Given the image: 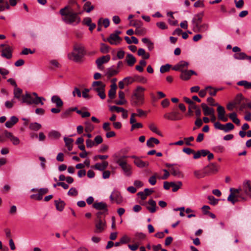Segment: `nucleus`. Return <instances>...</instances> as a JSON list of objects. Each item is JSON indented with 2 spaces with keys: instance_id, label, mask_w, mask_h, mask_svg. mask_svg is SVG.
Segmentation results:
<instances>
[{
  "instance_id": "nucleus-1",
  "label": "nucleus",
  "mask_w": 251,
  "mask_h": 251,
  "mask_svg": "<svg viewBox=\"0 0 251 251\" xmlns=\"http://www.w3.org/2000/svg\"><path fill=\"white\" fill-rule=\"evenodd\" d=\"M60 14L63 16L62 21L68 24H77L80 21L78 13L75 12L68 6L60 10Z\"/></svg>"
},
{
  "instance_id": "nucleus-2",
  "label": "nucleus",
  "mask_w": 251,
  "mask_h": 251,
  "mask_svg": "<svg viewBox=\"0 0 251 251\" xmlns=\"http://www.w3.org/2000/svg\"><path fill=\"white\" fill-rule=\"evenodd\" d=\"M85 53L83 45L80 43H75L73 47V51L68 54L70 60L75 62H79Z\"/></svg>"
},
{
  "instance_id": "nucleus-3",
  "label": "nucleus",
  "mask_w": 251,
  "mask_h": 251,
  "mask_svg": "<svg viewBox=\"0 0 251 251\" xmlns=\"http://www.w3.org/2000/svg\"><path fill=\"white\" fill-rule=\"evenodd\" d=\"M45 100V99L43 97H38L36 93H32L30 94L26 92V94L22 96V102L25 103L27 104H34L38 105L41 104L43 105L44 102L42 100Z\"/></svg>"
},
{
  "instance_id": "nucleus-4",
  "label": "nucleus",
  "mask_w": 251,
  "mask_h": 251,
  "mask_svg": "<svg viewBox=\"0 0 251 251\" xmlns=\"http://www.w3.org/2000/svg\"><path fill=\"white\" fill-rule=\"evenodd\" d=\"M145 89L140 86L136 87L131 97V103L133 106L140 105L143 103L144 100V92Z\"/></svg>"
},
{
  "instance_id": "nucleus-5",
  "label": "nucleus",
  "mask_w": 251,
  "mask_h": 251,
  "mask_svg": "<svg viewBox=\"0 0 251 251\" xmlns=\"http://www.w3.org/2000/svg\"><path fill=\"white\" fill-rule=\"evenodd\" d=\"M230 192V194L227 198V201L231 202L233 204L240 201L246 200L244 195L241 193L242 189L241 188L238 189L231 188Z\"/></svg>"
},
{
  "instance_id": "nucleus-6",
  "label": "nucleus",
  "mask_w": 251,
  "mask_h": 251,
  "mask_svg": "<svg viewBox=\"0 0 251 251\" xmlns=\"http://www.w3.org/2000/svg\"><path fill=\"white\" fill-rule=\"evenodd\" d=\"M127 156H116L115 162L122 169L124 174L127 176H130L132 173L131 167L127 163L126 158Z\"/></svg>"
},
{
  "instance_id": "nucleus-7",
  "label": "nucleus",
  "mask_w": 251,
  "mask_h": 251,
  "mask_svg": "<svg viewBox=\"0 0 251 251\" xmlns=\"http://www.w3.org/2000/svg\"><path fill=\"white\" fill-rule=\"evenodd\" d=\"M93 90L98 93L100 99L103 100L106 96L104 93L105 85L100 81H94L92 83Z\"/></svg>"
},
{
  "instance_id": "nucleus-8",
  "label": "nucleus",
  "mask_w": 251,
  "mask_h": 251,
  "mask_svg": "<svg viewBox=\"0 0 251 251\" xmlns=\"http://www.w3.org/2000/svg\"><path fill=\"white\" fill-rule=\"evenodd\" d=\"M214 127L216 129L223 130L226 133L228 132L234 128V126L231 123H228L225 125H223L219 122L215 123Z\"/></svg>"
},
{
  "instance_id": "nucleus-9",
  "label": "nucleus",
  "mask_w": 251,
  "mask_h": 251,
  "mask_svg": "<svg viewBox=\"0 0 251 251\" xmlns=\"http://www.w3.org/2000/svg\"><path fill=\"white\" fill-rule=\"evenodd\" d=\"M106 226V221L105 219H96L95 220V232L98 233L103 232Z\"/></svg>"
},
{
  "instance_id": "nucleus-10",
  "label": "nucleus",
  "mask_w": 251,
  "mask_h": 251,
  "mask_svg": "<svg viewBox=\"0 0 251 251\" xmlns=\"http://www.w3.org/2000/svg\"><path fill=\"white\" fill-rule=\"evenodd\" d=\"M110 200L112 202H115L118 204L123 201V198L121 193L117 190H114L110 196Z\"/></svg>"
},
{
  "instance_id": "nucleus-11",
  "label": "nucleus",
  "mask_w": 251,
  "mask_h": 251,
  "mask_svg": "<svg viewBox=\"0 0 251 251\" xmlns=\"http://www.w3.org/2000/svg\"><path fill=\"white\" fill-rule=\"evenodd\" d=\"M203 169L206 176H209L217 173L219 170V167L216 163H212L205 166Z\"/></svg>"
},
{
  "instance_id": "nucleus-12",
  "label": "nucleus",
  "mask_w": 251,
  "mask_h": 251,
  "mask_svg": "<svg viewBox=\"0 0 251 251\" xmlns=\"http://www.w3.org/2000/svg\"><path fill=\"white\" fill-rule=\"evenodd\" d=\"M217 107L218 117L220 120L223 122H226L228 120L227 115H225L226 111L224 107L218 105Z\"/></svg>"
},
{
  "instance_id": "nucleus-13",
  "label": "nucleus",
  "mask_w": 251,
  "mask_h": 251,
  "mask_svg": "<svg viewBox=\"0 0 251 251\" xmlns=\"http://www.w3.org/2000/svg\"><path fill=\"white\" fill-rule=\"evenodd\" d=\"M242 192L251 198V182L250 180L245 181L242 185Z\"/></svg>"
},
{
  "instance_id": "nucleus-14",
  "label": "nucleus",
  "mask_w": 251,
  "mask_h": 251,
  "mask_svg": "<svg viewBox=\"0 0 251 251\" xmlns=\"http://www.w3.org/2000/svg\"><path fill=\"white\" fill-rule=\"evenodd\" d=\"M189 63L185 61H181L174 66L173 70L175 71L182 72L188 67Z\"/></svg>"
},
{
  "instance_id": "nucleus-15",
  "label": "nucleus",
  "mask_w": 251,
  "mask_h": 251,
  "mask_svg": "<svg viewBox=\"0 0 251 251\" xmlns=\"http://www.w3.org/2000/svg\"><path fill=\"white\" fill-rule=\"evenodd\" d=\"M203 16V12L199 13L194 16L193 19L192 20L193 30L195 29L196 27H198V26L201 24Z\"/></svg>"
},
{
  "instance_id": "nucleus-16",
  "label": "nucleus",
  "mask_w": 251,
  "mask_h": 251,
  "mask_svg": "<svg viewBox=\"0 0 251 251\" xmlns=\"http://www.w3.org/2000/svg\"><path fill=\"white\" fill-rule=\"evenodd\" d=\"M122 38L118 36L117 34H111L109 37L107 39V41L111 44L113 45H117L119 44L121 41Z\"/></svg>"
},
{
  "instance_id": "nucleus-17",
  "label": "nucleus",
  "mask_w": 251,
  "mask_h": 251,
  "mask_svg": "<svg viewBox=\"0 0 251 251\" xmlns=\"http://www.w3.org/2000/svg\"><path fill=\"white\" fill-rule=\"evenodd\" d=\"M4 134L6 138H9L10 140L14 145H18L20 144V142L19 139L18 137L14 136L12 133L5 130L4 131Z\"/></svg>"
},
{
  "instance_id": "nucleus-18",
  "label": "nucleus",
  "mask_w": 251,
  "mask_h": 251,
  "mask_svg": "<svg viewBox=\"0 0 251 251\" xmlns=\"http://www.w3.org/2000/svg\"><path fill=\"white\" fill-rule=\"evenodd\" d=\"M193 75H196V73L195 71L193 70H185L181 72L180 77L182 80H187L190 78L191 76Z\"/></svg>"
},
{
  "instance_id": "nucleus-19",
  "label": "nucleus",
  "mask_w": 251,
  "mask_h": 251,
  "mask_svg": "<svg viewBox=\"0 0 251 251\" xmlns=\"http://www.w3.org/2000/svg\"><path fill=\"white\" fill-rule=\"evenodd\" d=\"M1 56L7 59H10L12 57V49L9 46H6L1 50Z\"/></svg>"
},
{
  "instance_id": "nucleus-20",
  "label": "nucleus",
  "mask_w": 251,
  "mask_h": 251,
  "mask_svg": "<svg viewBox=\"0 0 251 251\" xmlns=\"http://www.w3.org/2000/svg\"><path fill=\"white\" fill-rule=\"evenodd\" d=\"M110 59V57L109 55L106 56H103L101 57L98 58L96 63L98 67L100 69V66L104 63L108 62Z\"/></svg>"
},
{
  "instance_id": "nucleus-21",
  "label": "nucleus",
  "mask_w": 251,
  "mask_h": 251,
  "mask_svg": "<svg viewBox=\"0 0 251 251\" xmlns=\"http://www.w3.org/2000/svg\"><path fill=\"white\" fill-rule=\"evenodd\" d=\"M93 206L97 210H103L105 212H107V205L104 202H95Z\"/></svg>"
},
{
  "instance_id": "nucleus-22",
  "label": "nucleus",
  "mask_w": 251,
  "mask_h": 251,
  "mask_svg": "<svg viewBox=\"0 0 251 251\" xmlns=\"http://www.w3.org/2000/svg\"><path fill=\"white\" fill-rule=\"evenodd\" d=\"M131 157L134 159V164L139 168L147 167L149 165V163L148 162H144L135 156H132Z\"/></svg>"
},
{
  "instance_id": "nucleus-23",
  "label": "nucleus",
  "mask_w": 251,
  "mask_h": 251,
  "mask_svg": "<svg viewBox=\"0 0 251 251\" xmlns=\"http://www.w3.org/2000/svg\"><path fill=\"white\" fill-rule=\"evenodd\" d=\"M201 107L202 108L203 114L205 116L210 115L214 113V109L212 108L209 107L204 103H201Z\"/></svg>"
},
{
  "instance_id": "nucleus-24",
  "label": "nucleus",
  "mask_w": 251,
  "mask_h": 251,
  "mask_svg": "<svg viewBox=\"0 0 251 251\" xmlns=\"http://www.w3.org/2000/svg\"><path fill=\"white\" fill-rule=\"evenodd\" d=\"M51 101L52 103L56 104L57 107H61L63 105V102L62 100L56 95L53 96L51 97Z\"/></svg>"
},
{
  "instance_id": "nucleus-25",
  "label": "nucleus",
  "mask_w": 251,
  "mask_h": 251,
  "mask_svg": "<svg viewBox=\"0 0 251 251\" xmlns=\"http://www.w3.org/2000/svg\"><path fill=\"white\" fill-rule=\"evenodd\" d=\"M177 113L176 112H172L170 113H166L164 114V118L172 121L178 120L179 119L177 117Z\"/></svg>"
},
{
  "instance_id": "nucleus-26",
  "label": "nucleus",
  "mask_w": 251,
  "mask_h": 251,
  "mask_svg": "<svg viewBox=\"0 0 251 251\" xmlns=\"http://www.w3.org/2000/svg\"><path fill=\"white\" fill-rule=\"evenodd\" d=\"M149 206H147V209L151 213H154L156 211V203L155 201L151 199L148 202Z\"/></svg>"
},
{
  "instance_id": "nucleus-27",
  "label": "nucleus",
  "mask_w": 251,
  "mask_h": 251,
  "mask_svg": "<svg viewBox=\"0 0 251 251\" xmlns=\"http://www.w3.org/2000/svg\"><path fill=\"white\" fill-rule=\"evenodd\" d=\"M209 25L207 24H203L202 25H199L198 27H196L193 29L195 32H204L207 31L208 29Z\"/></svg>"
},
{
  "instance_id": "nucleus-28",
  "label": "nucleus",
  "mask_w": 251,
  "mask_h": 251,
  "mask_svg": "<svg viewBox=\"0 0 251 251\" xmlns=\"http://www.w3.org/2000/svg\"><path fill=\"white\" fill-rule=\"evenodd\" d=\"M108 163L107 161H103L102 163H96L94 167L93 168L95 169L100 170V171H103L108 166Z\"/></svg>"
},
{
  "instance_id": "nucleus-29",
  "label": "nucleus",
  "mask_w": 251,
  "mask_h": 251,
  "mask_svg": "<svg viewBox=\"0 0 251 251\" xmlns=\"http://www.w3.org/2000/svg\"><path fill=\"white\" fill-rule=\"evenodd\" d=\"M18 122V118L15 116H12L9 121H7L5 124V126L8 128L12 127L15 124Z\"/></svg>"
},
{
  "instance_id": "nucleus-30",
  "label": "nucleus",
  "mask_w": 251,
  "mask_h": 251,
  "mask_svg": "<svg viewBox=\"0 0 251 251\" xmlns=\"http://www.w3.org/2000/svg\"><path fill=\"white\" fill-rule=\"evenodd\" d=\"M64 141L65 143L66 147L68 148L69 151H71L73 149L74 140L69 137H64Z\"/></svg>"
},
{
  "instance_id": "nucleus-31",
  "label": "nucleus",
  "mask_w": 251,
  "mask_h": 251,
  "mask_svg": "<svg viewBox=\"0 0 251 251\" xmlns=\"http://www.w3.org/2000/svg\"><path fill=\"white\" fill-rule=\"evenodd\" d=\"M159 144V141L158 139L151 137L147 141V146L149 148L154 147V144L158 145Z\"/></svg>"
},
{
  "instance_id": "nucleus-32",
  "label": "nucleus",
  "mask_w": 251,
  "mask_h": 251,
  "mask_svg": "<svg viewBox=\"0 0 251 251\" xmlns=\"http://www.w3.org/2000/svg\"><path fill=\"white\" fill-rule=\"evenodd\" d=\"M126 60L127 62V64L129 66H132L136 62V58L132 54H127Z\"/></svg>"
},
{
  "instance_id": "nucleus-33",
  "label": "nucleus",
  "mask_w": 251,
  "mask_h": 251,
  "mask_svg": "<svg viewBox=\"0 0 251 251\" xmlns=\"http://www.w3.org/2000/svg\"><path fill=\"white\" fill-rule=\"evenodd\" d=\"M170 171L172 175L175 176L179 178H183L184 177V175L182 173L176 168L172 167Z\"/></svg>"
},
{
  "instance_id": "nucleus-34",
  "label": "nucleus",
  "mask_w": 251,
  "mask_h": 251,
  "mask_svg": "<svg viewBox=\"0 0 251 251\" xmlns=\"http://www.w3.org/2000/svg\"><path fill=\"white\" fill-rule=\"evenodd\" d=\"M234 57L236 59H248L249 60L251 59V56H248L244 52H239L238 53H236L234 55Z\"/></svg>"
},
{
  "instance_id": "nucleus-35",
  "label": "nucleus",
  "mask_w": 251,
  "mask_h": 251,
  "mask_svg": "<svg viewBox=\"0 0 251 251\" xmlns=\"http://www.w3.org/2000/svg\"><path fill=\"white\" fill-rule=\"evenodd\" d=\"M117 85L114 83L111 85L110 89L108 92V96L111 99H113L116 94Z\"/></svg>"
},
{
  "instance_id": "nucleus-36",
  "label": "nucleus",
  "mask_w": 251,
  "mask_h": 251,
  "mask_svg": "<svg viewBox=\"0 0 251 251\" xmlns=\"http://www.w3.org/2000/svg\"><path fill=\"white\" fill-rule=\"evenodd\" d=\"M204 169L201 170H196L194 172L195 176L198 179H201L206 176Z\"/></svg>"
},
{
  "instance_id": "nucleus-37",
  "label": "nucleus",
  "mask_w": 251,
  "mask_h": 251,
  "mask_svg": "<svg viewBox=\"0 0 251 251\" xmlns=\"http://www.w3.org/2000/svg\"><path fill=\"white\" fill-rule=\"evenodd\" d=\"M133 76L134 78L135 82L141 83L142 84H146L147 83L148 79L143 76L135 75Z\"/></svg>"
},
{
  "instance_id": "nucleus-38",
  "label": "nucleus",
  "mask_w": 251,
  "mask_h": 251,
  "mask_svg": "<svg viewBox=\"0 0 251 251\" xmlns=\"http://www.w3.org/2000/svg\"><path fill=\"white\" fill-rule=\"evenodd\" d=\"M48 136L51 139H57L60 137L61 134L57 131L52 130L49 132Z\"/></svg>"
},
{
  "instance_id": "nucleus-39",
  "label": "nucleus",
  "mask_w": 251,
  "mask_h": 251,
  "mask_svg": "<svg viewBox=\"0 0 251 251\" xmlns=\"http://www.w3.org/2000/svg\"><path fill=\"white\" fill-rule=\"evenodd\" d=\"M148 127L149 129L153 132L161 136L162 134L160 131L158 129L157 126L153 123H151L149 124Z\"/></svg>"
},
{
  "instance_id": "nucleus-40",
  "label": "nucleus",
  "mask_w": 251,
  "mask_h": 251,
  "mask_svg": "<svg viewBox=\"0 0 251 251\" xmlns=\"http://www.w3.org/2000/svg\"><path fill=\"white\" fill-rule=\"evenodd\" d=\"M171 187L173 188L172 191L174 192H176L182 185V183L181 181H177L176 183L174 182H171Z\"/></svg>"
},
{
  "instance_id": "nucleus-41",
  "label": "nucleus",
  "mask_w": 251,
  "mask_h": 251,
  "mask_svg": "<svg viewBox=\"0 0 251 251\" xmlns=\"http://www.w3.org/2000/svg\"><path fill=\"white\" fill-rule=\"evenodd\" d=\"M237 84L239 86H244L245 89H250L251 88V82L247 80H241L238 81Z\"/></svg>"
},
{
  "instance_id": "nucleus-42",
  "label": "nucleus",
  "mask_w": 251,
  "mask_h": 251,
  "mask_svg": "<svg viewBox=\"0 0 251 251\" xmlns=\"http://www.w3.org/2000/svg\"><path fill=\"white\" fill-rule=\"evenodd\" d=\"M85 131L87 133H89L92 132L94 129V126L89 121H87L85 122Z\"/></svg>"
},
{
  "instance_id": "nucleus-43",
  "label": "nucleus",
  "mask_w": 251,
  "mask_h": 251,
  "mask_svg": "<svg viewBox=\"0 0 251 251\" xmlns=\"http://www.w3.org/2000/svg\"><path fill=\"white\" fill-rule=\"evenodd\" d=\"M54 203L55 204L56 208L58 210H59L60 211H61L63 210V209H64V205H65V203L63 202V201H55Z\"/></svg>"
},
{
  "instance_id": "nucleus-44",
  "label": "nucleus",
  "mask_w": 251,
  "mask_h": 251,
  "mask_svg": "<svg viewBox=\"0 0 251 251\" xmlns=\"http://www.w3.org/2000/svg\"><path fill=\"white\" fill-rule=\"evenodd\" d=\"M146 33V29L142 26L136 28L135 34L137 35H143Z\"/></svg>"
},
{
  "instance_id": "nucleus-45",
  "label": "nucleus",
  "mask_w": 251,
  "mask_h": 251,
  "mask_svg": "<svg viewBox=\"0 0 251 251\" xmlns=\"http://www.w3.org/2000/svg\"><path fill=\"white\" fill-rule=\"evenodd\" d=\"M41 125L37 123H31L29 125V128L32 130L37 131L41 128Z\"/></svg>"
},
{
  "instance_id": "nucleus-46",
  "label": "nucleus",
  "mask_w": 251,
  "mask_h": 251,
  "mask_svg": "<svg viewBox=\"0 0 251 251\" xmlns=\"http://www.w3.org/2000/svg\"><path fill=\"white\" fill-rule=\"evenodd\" d=\"M84 9L88 13L93 10L94 7L90 1H87L83 6Z\"/></svg>"
},
{
  "instance_id": "nucleus-47",
  "label": "nucleus",
  "mask_w": 251,
  "mask_h": 251,
  "mask_svg": "<svg viewBox=\"0 0 251 251\" xmlns=\"http://www.w3.org/2000/svg\"><path fill=\"white\" fill-rule=\"evenodd\" d=\"M23 91L21 89L16 87L15 88L14 90V97L16 99H19L21 96Z\"/></svg>"
},
{
  "instance_id": "nucleus-48",
  "label": "nucleus",
  "mask_w": 251,
  "mask_h": 251,
  "mask_svg": "<svg viewBox=\"0 0 251 251\" xmlns=\"http://www.w3.org/2000/svg\"><path fill=\"white\" fill-rule=\"evenodd\" d=\"M244 99V97H243L242 95L241 94H239L237 95L236 97L235 98L234 103L236 105H239L241 104L242 100Z\"/></svg>"
},
{
  "instance_id": "nucleus-49",
  "label": "nucleus",
  "mask_w": 251,
  "mask_h": 251,
  "mask_svg": "<svg viewBox=\"0 0 251 251\" xmlns=\"http://www.w3.org/2000/svg\"><path fill=\"white\" fill-rule=\"evenodd\" d=\"M118 73V71L112 68H108L106 73V75L108 77H110Z\"/></svg>"
},
{
  "instance_id": "nucleus-50",
  "label": "nucleus",
  "mask_w": 251,
  "mask_h": 251,
  "mask_svg": "<svg viewBox=\"0 0 251 251\" xmlns=\"http://www.w3.org/2000/svg\"><path fill=\"white\" fill-rule=\"evenodd\" d=\"M206 90L208 91L210 95L214 96L216 95L218 89H215L211 86H207L206 87Z\"/></svg>"
},
{
  "instance_id": "nucleus-51",
  "label": "nucleus",
  "mask_w": 251,
  "mask_h": 251,
  "mask_svg": "<svg viewBox=\"0 0 251 251\" xmlns=\"http://www.w3.org/2000/svg\"><path fill=\"white\" fill-rule=\"evenodd\" d=\"M48 192L47 188H41L38 190V199H42L43 196Z\"/></svg>"
},
{
  "instance_id": "nucleus-52",
  "label": "nucleus",
  "mask_w": 251,
  "mask_h": 251,
  "mask_svg": "<svg viewBox=\"0 0 251 251\" xmlns=\"http://www.w3.org/2000/svg\"><path fill=\"white\" fill-rule=\"evenodd\" d=\"M207 199L209 201L210 204L213 205L217 204L219 201L218 199H215L213 196H208Z\"/></svg>"
},
{
  "instance_id": "nucleus-53",
  "label": "nucleus",
  "mask_w": 251,
  "mask_h": 251,
  "mask_svg": "<svg viewBox=\"0 0 251 251\" xmlns=\"http://www.w3.org/2000/svg\"><path fill=\"white\" fill-rule=\"evenodd\" d=\"M158 176L157 174L155 173L153 176H151L150 177L149 179V183L151 185H154L156 184V177Z\"/></svg>"
},
{
  "instance_id": "nucleus-54",
  "label": "nucleus",
  "mask_w": 251,
  "mask_h": 251,
  "mask_svg": "<svg viewBox=\"0 0 251 251\" xmlns=\"http://www.w3.org/2000/svg\"><path fill=\"white\" fill-rule=\"evenodd\" d=\"M71 113L72 112L69 108L61 113V117L63 119L66 118L70 116Z\"/></svg>"
},
{
  "instance_id": "nucleus-55",
  "label": "nucleus",
  "mask_w": 251,
  "mask_h": 251,
  "mask_svg": "<svg viewBox=\"0 0 251 251\" xmlns=\"http://www.w3.org/2000/svg\"><path fill=\"white\" fill-rule=\"evenodd\" d=\"M171 68V65L169 64H166L165 65H163L161 66L160 69V71L161 73H164L167 72L169 71Z\"/></svg>"
},
{
  "instance_id": "nucleus-56",
  "label": "nucleus",
  "mask_w": 251,
  "mask_h": 251,
  "mask_svg": "<svg viewBox=\"0 0 251 251\" xmlns=\"http://www.w3.org/2000/svg\"><path fill=\"white\" fill-rule=\"evenodd\" d=\"M68 194L71 196H76L78 194V192L75 188H71L68 192Z\"/></svg>"
},
{
  "instance_id": "nucleus-57",
  "label": "nucleus",
  "mask_w": 251,
  "mask_h": 251,
  "mask_svg": "<svg viewBox=\"0 0 251 251\" xmlns=\"http://www.w3.org/2000/svg\"><path fill=\"white\" fill-rule=\"evenodd\" d=\"M124 82L126 83V85H128L131 84L132 83L135 82L134 76L133 77H126L124 79Z\"/></svg>"
},
{
  "instance_id": "nucleus-58",
  "label": "nucleus",
  "mask_w": 251,
  "mask_h": 251,
  "mask_svg": "<svg viewBox=\"0 0 251 251\" xmlns=\"http://www.w3.org/2000/svg\"><path fill=\"white\" fill-rule=\"evenodd\" d=\"M109 47L104 44H101L100 51L102 53H105L108 52Z\"/></svg>"
},
{
  "instance_id": "nucleus-59",
  "label": "nucleus",
  "mask_w": 251,
  "mask_h": 251,
  "mask_svg": "<svg viewBox=\"0 0 251 251\" xmlns=\"http://www.w3.org/2000/svg\"><path fill=\"white\" fill-rule=\"evenodd\" d=\"M72 93L74 97L77 96L78 97L80 98L81 96V92L80 89L77 87L74 88Z\"/></svg>"
},
{
  "instance_id": "nucleus-60",
  "label": "nucleus",
  "mask_w": 251,
  "mask_h": 251,
  "mask_svg": "<svg viewBox=\"0 0 251 251\" xmlns=\"http://www.w3.org/2000/svg\"><path fill=\"white\" fill-rule=\"evenodd\" d=\"M156 26L160 29H165L167 28V25L163 22H158L156 24Z\"/></svg>"
},
{
  "instance_id": "nucleus-61",
  "label": "nucleus",
  "mask_w": 251,
  "mask_h": 251,
  "mask_svg": "<svg viewBox=\"0 0 251 251\" xmlns=\"http://www.w3.org/2000/svg\"><path fill=\"white\" fill-rule=\"evenodd\" d=\"M110 110L111 111H116L117 112L119 113L124 111V109L122 107H118L117 106H112L110 107Z\"/></svg>"
},
{
  "instance_id": "nucleus-62",
  "label": "nucleus",
  "mask_w": 251,
  "mask_h": 251,
  "mask_svg": "<svg viewBox=\"0 0 251 251\" xmlns=\"http://www.w3.org/2000/svg\"><path fill=\"white\" fill-rule=\"evenodd\" d=\"M103 141L102 138L100 135H97L94 139V142L96 145L101 143Z\"/></svg>"
},
{
  "instance_id": "nucleus-63",
  "label": "nucleus",
  "mask_w": 251,
  "mask_h": 251,
  "mask_svg": "<svg viewBox=\"0 0 251 251\" xmlns=\"http://www.w3.org/2000/svg\"><path fill=\"white\" fill-rule=\"evenodd\" d=\"M9 71L3 68H0V74L4 77L5 78V76L9 74Z\"/></svg>"
},
{
  "instance_id": "nucleus-64",
  "label": "nucleus",
  "mask_w": 251,
  "mask_h": 251,
  "mask_svg": "<svg viewBox=\"0 0 251 251\" xmlns=\"http://www.w3.org/2000/svg\"><path fill=\"white\" fill-rule=\"evenodd\" d=\"M34 52V51H32L30 49L25 48L21 54L23 55H27L29 53L32 54Z\"/></svg>"
}]
</instances>
